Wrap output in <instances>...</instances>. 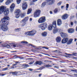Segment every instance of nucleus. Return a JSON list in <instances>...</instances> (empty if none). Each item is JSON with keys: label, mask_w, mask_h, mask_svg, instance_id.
I'll list each match as a JSON object with an SVG mask.
<instances>
[{"label": "nucleus", "mask_w": 77, "mask_h": 77, "mask_svg": "<svg viewBox=\"0 0 77 77\" xmlns=\"http://www.w3.org/2000/svg\"><path fill=\"white\" fill-rule=\"evenodd\" d=\"M0 76H4V75H5V74L1 73L0 74Z\"/></svg>", "instance_id": "37998d69"}, {"label": "nucleus", "mask_w": 77, "mask_h": 77, "mask_svg": "<svg viewBox=\"0 0 77 77\" xmlns=\"http://www.w3.org/2000/svg\"><path fill=\"white\" fill-rule=\"evenodd\" d=\"M15 8V4H12L10 8V9L11 12H12V11L14 10V9Z\"/></svg>", "instance_id": "ddd939ff"}, {"label": "nucleus", "mask_w": 77, "mask_h": 77, "mask_svg": "<svg viewBox=\"0 0 77 77\" xmlns=\"http://www.w3.org/2000/svg\"><path fill=\"white\" fill-rule=\"evenodd\" d=\"M22 9L23 10H26V9H27V7H24V5H23V6H22Z\"/></svg>", "instance_id": "c756f323"}, {"label": "nucleus", "mask_w": 77, "mask_h": 77, "mask_svg": "<svg viewBox=\"0 0 77 77\" xmlns=\"http://www.w3.org/2000/svg\"><path fill=\"white\" fill-rule=\"evenodd\" d=\"M68 41V38H65L63 39L61 41V42L62 44H65L66 43L67 41Z\"/></svg>", "instance_id": "f8f14e48"}, {"label": "nucleus", "mask_w": 77, "mask_h": 77, "mask_svg": "<svg viewBox=\"0 0 77 77\" xmlns=\"http://www.w3.org/2000/svg\"><path fill=\"white\" fill-rule=\"evenodd\" d=\"M33 62H30L29 63V65H32V64H33Z\"/></svg>", "instance_id": "de8ad7c7"}, {"label": "nucleus", "mask_w": 77, "mask_h": 77, "mask_svg": "<svg viewBox=\"0 0 77 77\" xmlns=\"http://www.w3.org/2000/svg\"><path fill=\"white\" fill-rule=\"evenodd\" d=\"M3 12L5 16H7L9 14V10L8 8L5 9V7L3 6L0 7V14H2Z\"/></svg>", "instance_id": "f03ea898"}, {"label": "nucleus", "mask_w": 77, "mask_h": 77, "mask_svg": "<svg viewBox=\"0 0 77 77\" xmlns=\"http://www.w3.org/2000/svg\"><path fill=\"white\" fill-rule=\"evenodd\" d=\"M71 71H72L73 72H74L75 71L74 70L72 69L71 70Z\"/></svg>", "instance_id": "4d7b16f0"}, {"label": "nucleus", "mask_w": 77, "mask_h": 77, "mask_svg": "<svg viewBox=\"0 0 77 77\" xmlns=\"http://www.w3.org/2000/svg\"><path fill=\"white\" fill-rule=\"evenodd\" d=\"M42 48H45V49H46L47 50H48V48L45 47H42Z\"/></svg>", "instance_id": "49530a36"}, {"label": "nucleus", "mask_w": 77, "mask_h": 77, "mask_svg": "<svg viewBox=\"0 0 77 77\" xmlns=\"http://www.w3.org/2000/svg\"><path fill=\"white\" fill-rule=\"evenodd\" d=\"M73 59H76V57H72Z\"/></svg>", "instance_id": "338daca9"}, {"label": "nucleus", "mask_w": 77, "mask_h": 77, "mask_svg": "<svg viewBox=\"0 0 77 77\" xmlns=\"http://www.w3.org/2000/svg\"><path fill=\"white\" fill-rule=\"evenodd\" d=\"M29 21H32V18H30L29 19Z\"/></svg>", "instance_id": "864d4df0"}, {"label": "nucleus", "mask_w": 77, "mask_h": 77, "mask_svg": "<svg viewBox=\"0 0 77 77\" xmlns=\"http://www.w3.org/2000/svg\"><path fill=\"white\" fill-rule=\"evenodd\" d=\"M70 25L72 26H73L74 23H73L72 22H71L70 23Z\"/></svg>", "instance_id": "a18cd8bd"}, {"label": "nucleus", "mask_w": 77, "mask_h": 77, "mask_svg": "<svg viewBox=\"0 0 77 77\" xmlns=\"http://www.w3.org/2000/svg\"><path fill=\"white\" fill-rule=\"evenodd\" d=\"M46 21V18L45 17H40L38 20V23L40 24H42L45 23Z\"/></svg>", "instance_id": "20e7f679"}, {"label": "nucleus", "mask_w": 77, "mask_h": 77, "mask_svg": "<svg viewBox=\"0 0 77 77\" xmlns=\"http://www.w3.org/2000/svg\"><path fill=\"white\" fill-rule=\"evenodd\" d=\"M21 43H22V44H28V42H27L24 41L21 42Z\"/></svg>", "instance_id": "f704fd0d"}, {"label": "nucleus", "mask_w": 77, "mask_h": 77, "mask_svg": "<svg viewBox=\"0 0 77 77\" xmlns=\"http://www.w3.org/2000/svg\"><path fill=\"white\" fill-rule=\"evenodd\" d=\"M32 12V9L29 8V9L27 11V14L28 15L29 14H30V13H31V12Z\"/></svg>", "instance_id": "a878e982"}, {"label": "nucleus", "mask_w": 77, "mask_h": 77, "mask_svg": "<svg viewBox=\"0 0 77 77\" xmlns=\"http://www.w3.org/2000/svg\"><path fill=\"white\" fill-rule=\"evenodd\" d=\"M68 33H72L74 32V29H70L68 30Z\"/></svg>", "instance_id": "2eb2a0df"}, {"label": "nucleus", "mask_w": 77, "mask_h": 77, "mask_svg": "<svg viewBox=\"0 0 77 77\" xmlns=\"http://www.w3.org/2000/svg\"><path fill=\"white\" fill-rule=\"evenodd\" d=\"M48 29L49 30H52L53 29V26H52V25H49Z\"/></svg>", "instance_id": "aec40b11"}, {"label": "nucleus", "mask_w": 77, "mask_h": 77, "mask_svg": "<svg viewBox=\"0 0 77 77\" xmlns=\"http://www.w3.org/2000/svg\"><path fill=\"white\" fill-rule=\"evenodd\" d=\"M45 67H46V68H49V67H51L52 66L51 65L48 64L47 65H45L44 66Z\"/></svg>", "instance_id": "c85d7f7f"}, {"label": "nucleus", "mask_w": 77, "mask_h": 77, "mask_svg": "<svg viewBox=\"0 0 77 77\" xmlns=\"http://www.w3.org/2000/svg\"><path fill=\"white\" fill-rule=\"evenodd\" d=\"M75 17V16H74V15L72 16H71V18H74V17Z\"/></svg>", "instance_id": "8fccbe9b"}, {"label": "nucleus", "mask_w": 77, "mask_h": 77, "mask_svg": "<svg viewBox=\"0 0 77 77\" xmlns=\"http://www.w3.org/2000/svg\"><path fill=\"white\" fill-rule=\"evenodd\" d=\"M61 36L62 38H65V37H67L68 36V35L67 34L63 33V32H61Z\"/></svg>", "instance_id": "4468645a"}, {"label": "nucleus", "mask_w": 77, "mask_h": 77, "mask_svg": "<svg viewBox=\"0 0 77 77\" xmlns=\"http://www.w3.org/2000/svg\"><path fill=\"white\" fill-rule=\"evenodd\" d=\"M44 67H42L40 68V69H42L44 68Z\"/></svg>", "instance_id": "3c124183"}, {"label": "nucleus", "mask_w": 77, "mask_h": 77, "mask_svg": "<svg viewBox=\"0 0 77 77\" xmlns=\"http://www.w3.org/2000/svg\"><path fill=\"white\" fill-rule=\"evenodd\" d=\"M29 45H30L32 47H34V46H33V45H32V44H29Z\"/></svg>", "instance_id": "6e6d98bb"}, {"label": "nucleus", "mask_w": 77, "mask_h": 77, "mask_svg": "<svg viewBox=\"0 0 77 77\" xmlns=\"http://www.w3.org/2000/svg\"><path fill=\"white\" fill-rule=\"evenodd\" d=\"M23 19L26 22H27V21H28V20H29V17H26Z\"/></svg>", "instance_id": "2f4dec72"}, {"label": "nucleus", "mask_w": 77, "mask_h": 77, "mask_svg": "<svg viewBox=\"0 0 77 77\" xmlns=\"http://www.w3.org/2000/svg\"><path fill=\"white\" fill-rule=\"evenodd\" d=\"M72 39H70L67 43V44H71L72 43Z\"/></svg>", "instance_id": "4be33fe9"}, {"label": "nucleus", "mask_w": 77, "mask_h": 77, "mask_svg": "<svg viewBox=\"0 0 77 77\" xmlns=\"http://www.w3.org/2000/svg\"><path fill=\"white\" fill-rule=\"evenodd\" d=\"M26 22L24 20V19L20 21L21 23L22 24V26H24L26 24Z\"/></svg>", "instance_id": "f3484780"}, {"label": "nucleus", "mask_w": 77, "mask_h": 77, "mask_svg": "<svg viewBox=\"0 0 77 77\" xmlns=\"http://www.w3.org/2000/svg\"><path fill=\"white\" fill-rule=\"evenodd\" d=\"M69 7V4H67L66 5V8H68Z\"/></svg>", "instance_id": "c03bdc74"}, {"label": "nucleus", "mask_w": 77, "mask_h": 77, "mask_svg": "<svg viewBox=\"0 0 77 77\" xmlns=\"http://www.w3.org/2000/svg\"><path fill=\"white\" fill-rule=\"evenodd\" d=\"M24 66L25 68H27V67H29V66L28 64H24Z\"/></svg>", "instance_id": "e433bc0d"}, {"label": "nucleus", "mask_w": 77, "mask_h": 77, "mask_svg": "<svg viewBox=\"0 0 77 77\" xmlns=\"http://www.w3.org/2000/svg\"><path fill=\"white\" fill-rule=\"evenodd\" d=\"M4 1V0H0V3H3V2Z\"/></svg>", "instance_id": "09e8293b"}, {"label": "nucleus", "mask_w": 77, "mask_h": 77, "mask_svg": "<svg viewBox=\"0 0 77 77\" xmlns=\"http://www.w3.org/2000/svg\"><path fill=\"white\" fill-rule=\"evenodd\" d=\"M23 5H24V7H27V2H23L22 4V6Z\"/></svg>", "instance_id": "bb28decb"}, {"label": "nucleus", "mask_w": 77, "mask_h": 77, "mask_svg": "<svg viewBox=\"0 0 77 77\" xmlns=\"http://www.w3.org/2000/svg\"><path fill=\"white\" fill-rule=\"evenodd\" d=\"M64 7V6H62L61 7L62 9V8H63Z\"/></svg>", "instance_id": "0e129e2a"}, {"label": "nucleus", "mask_w": 77, "mask_h": 77, "mask_svg": "<svg viewBox=\"0 0 77 77\" xmlns=\"http://www.w3.org/2000/svg\"><path fill=\"white\" fill-rule=\"evenodd\" d=\"M72 54V56L73 55L74 56H76V55H77V53H73Z\"/></svg>", "instance_id": "a19ab883"}, {"label": "nucleus", "mask_w": 77, "mask_h": 77, "mask_svg": "<svg viewBox=\"0 0 77 77\" xmlns=\"http://www.w3.org/2000/svg\"><path fill=\"white\" fill-rule=\"evenodd\" d=\"M11 1H10V0H8L6 2V5H8L9 4H10L11 3Z\"/></svg>", "instance_id": "7c9ffc66"}, {"label": "nucleus", "mask_w": 77, "mask_h": 77, "mask_svg": "<svg viewBox=\"0 0 77 77\" xmlns=\"http://www.w3.org/2000/svg\"><path fill=\"white\" fill-rule=\"evenodd\" d=\"M30 32V36H34L36 33V31L35 30H33Z\"/></svg>", "instance_id": "9b49d317"}, {"label": "nucleus", "mask_w": 77, "mask_h": 77, "mask_svg": "<svg viewBox=\"0 0 77 77\" xmlns=\"http://www.w3.org/2000/svg\"><path fill=\"white\" fill-rule=\"evenodd\" d=\"M56 41L57 42H60L61 41V38L60 37H57L56 38Z\"/></svg>", "instance_id": "dca6fc26"}, {"label": "nucleus", "mask_w": 77, "mask_h": 77, "mask_svg": "<svg viewBox=\"0 0 77 77\" xmlns=\"http://www.w3.org/2000/svg\"><path fill=\"white\" fill-rule=\"evenodd\" d=\"M29 71H33V69H29Z\"/></svg>", "instance_id": "603ef678"}, {"label": "nucleus", "mask_w": 77, "mask_h": 77, "mask_svg": "<svg viewBox=\"0 0 77 77\" xmlns=\"http://www.w3.org/2000/svg\"><path fill=\"white\" fill-rule=\"evenodd\" d=\"M48 26L47 23H45L39 25L38 27L39 28H40V29H42V30H45V29Z\"/></svg>", "instance_id": "7ed1b4c3"}, {"label": "nucleus", "mask_w": 77, "mask_h": 77, "mask_svg": "<svg viewBox=\"0 0 77 77\" xmlns=\"http://www.w3.org/2000/svg\"><path fill=\"white\" fill-rule=\"evenodd\" d=\"M57 24L58 26H60L62 24V20L60 19H58L57 20Z\"/></svg>", "instance_id": "6ab92c4d"}, {"label": "nucleus", "mask_w": 77, "mask_h": 77, "mask_svg": "<svg viewBox=\"0 0 77 77\" xmlns=\"http://www.w3.org/2000/svg\"><path fill=\"white\" fill-rule=\"evenodd\" d=\"M21 1V0H17V4H20Z\"/></svg>", "instance_id": "473e14b6"}, {"label": "nucleus", "mask_w": 77, "mask_h": 77, "mask_svg": "<svg viewBox=\"0 0 77 77\" xmlns=\"http://www.w3.org/2000/svg\"><path fill=\"white\" fill-rule=\"evenodd\" d=\"M25 35L26 36H28V35H30V31H28L27 32H26L25 33Z\"/></svg>", "instance_id": "5701e85b"}, {"label": "nucleus", "mask_w": 77, "mask_h": 77, "mask_svg": "<svg viewBox=\"0 0 77 77\" xmlns=\"http://www.w3.org/2000/svg\"><path fill=\"white\" fill-rule=\"evenodd\" d=\"M42 63L41 61H38L35 63V64H36V65L38 64L39 65H41Z\"/></svg>", "instance_id": "b1692460"}, {"label": "nucleus", "mask_w": 77, "mask_h": 77, "mask_svg": "<svg viewBox=\"0 0 77 77\" xmlns=\"http://www.w3.org/2000/svg\"><path fill=\"white\" fill-rule=\"evenodd\" d=\"M41 14V10H37L35 12L34 15V17L35 18L39 17Z\"/></svg>", "instance_id": "39448f33"}, {"label": "nucleus", "mask_w": 77, "mask_h": 77, "mask_svg": "<svg viewBox=\"0 0 77 77\" xmlns=\"http://www.w3.org/2000/svg\"><path fill=\"white\" fill-rule=\"evenodd\" d=\"M52 25L53 27L54 28V29L56 28V21H54L52 23Z\"/></svg>", "instance_id": "a211bd4d"}, {"label": "nucleus", "mask_w": 77, "mask_h": 77, "mask_svg": "<svg viewBox=\"0 0 77 77\" xmlns=\"http://www.w3.org/2000/svg\"><path fill=\"white\" fill-rule=\"evenodd\" d=\"M20 12L21 11L20 9H17L15 11V14H17L16 15V17L17 18H19L20 17Z\"/></svg>", "instance_id": "0eeeda50"}, {"label": "nucleus", "mask_w": 77, "mask_h": 77, "mask_svg": "<svg viewBox=\"0 0 77 77\" xmlns=\"http://www.w3.org/2000/svg\"><path fill=\"white\" fill-rule=\"evenodd\" d=\"M10 1L11 2H13V0H10Z\"/></svg>", "instance_id": "680f3d73"}, {"label": "nucleus", "mask_w": 77, "mask_h": 77, "mask_svg": "<svg viewBox=\"0 0 77 77\" xmlns=\"http://www.w3.org/2000/svg\"><path fill=\"white\" fill-rule=\"evenodd\" d=\"M41 75H42V74H39V75H38L39 77H41Z\"/></svg>", "instance_id": "5fc2aeb1"}, {"label": "nucleus", "mask_w": 77, "mask_h": 77, "mask_svg": "<svg viewBox=\"0 0 77 77\" xmlns=\"http://www.w3.org/2000/svg\"><path fill=\"white\" fill-rule=\"evenodd\" d=\"M8 69V67H6V68H4L2 69V71H6Z\"/></svg>", "instance_id": "72a5a7b5"}, {"label": "nucleus", "mask_w": 77, "mask_h": 77, "mask_svg": "<svg viewBox=\"0 0 77 77\" xmlns=\"http://www.w3.org/2000/svg\"><path fill=\"white\" fill-rule=\"evenodd\" d=\"M38 0H33V2H36Z\"/></svg>", "instance_id": "13d9d810"}, {"label": "nucleus", "mask_w": 77, "mask_h": 77, "mask_svg": "<svg viewBox=\"0 0 77 77\" xmlns=\"http://www.w3.org/2000/svg\"><path fill=\"white\" fill-rule=\"evenodd\" d=\"M45 5H46V2H43L42 5L41 7H42V8H44Z\"/></svg>", "instance_id": "cd10ccee"}, {"label": "nucleus", "mask_w": 77, "mask_h": 77, "mask_svg": "<svg viewBox=\"0 0 77 77\" xmlns=\"http://www.w3.org/2000/svg\"><path fill=\"white\" fill-rule=\"evenodd\" d=\"M68 14H63L61 18L62 20H66V19H67V18H68Z\"/></svg>", "instance_id": "9d476101"}, {"label": "nucleus", "mask_w": 77, "mask_h": 77, "mask_svg": "<svg viewBox=\"0 0 77 77\" xmlns=\"http://www.w3.org/2000/svg\"><path fill=\"white\" fill-rule=\"evenodd\" d=\"M77 41V39L76 38H75V42Z\"/></svg>", "instance_id": "e2e57ef3"}, {"label": "nucleus", "mask_w": 77, "mask_h": 77, "mask_svg": "<svg viewBox=\"0 0 77 77\" xmlns=\"http://www.w3.org/2000/svg\"><path fill=\"white\" fill-rule=\"evenodd\" d=\"M66 54L68 55V56H72V54H67V53H65Z\"/></svg>", "instance_id": "79ce46f5"}, {"label": "nucleus", "mask_w": 77, "mask_h": 77, "mask_svg": "<svg viewBox=\"0 0 77 77\" xmlns=\"http://www.w3.org/2000/svg\"><path fill=\"white\" fill-rule=\"evenodd\" d=\"M57 9H55V10L54 11V12L56 14V13H57Z\"/></svg>", "instance_id": "ea45409f"}, {"label": "nucleus", "mask_w": 77, "mask_h": 77, "mask_svg": "<svg viewBox=\"0 0 77 77\" xmlns=\"http://www.w3.org/2000/svg\"><path fill=\"white\" fill-rule=\"evenodd\" d=\"M20 29L19 28V29H15V31L16 32H18L19 31H20Z\"/></svg>", "instance_id": "4c0bfd02"}, {"label": "nucleus", "mask_w": 77, "mask_h": 77, "mask_svg": "<svg viewBox=\"0 0 77 77\" xmlns=\"http://www.w3.org/2000/svg\"><path fill=\"white\" fill-rule=\"evenodd\" d=\"M50 12L51 14H53V12L51 11H50Z\"/></svg>", "instance_id": "bf43d9fd"}, {"label": "nucleus", "mask_w": 77, "mask_h": 77, "mask_svg": "<svg viewBox=\"0 0 77 77\" xmlns=\"http://www.w3.org/2000/svg\"><path fill=\"white\" fill-rule=\"evenodd\" d=\"M57 32H62V30L60 29L54 28L53 31V33H56Z\"/></svg>", "instance_id": "1a4fd4ad"}, {"label": "nucleus", "mask_w": 77, "mask_h": 77, "mask_svg": "<svg viewBox=\"0 0 77 77\" xmlns=\"http://www.w3.org/2000/svg\"><path fill=\"white\" fill-rule=\"evenodd\" d=\"M10 73V74H12L13 75V72H11Z\"/></svg>", "instance_id": "052dcab7"}, {"label": "nucleus", "mask_w": 77, "mask_h": 77, "mask_svg": "<svg viewBox=\"0 0 77 77\" xmlns=\"http://www.w3.org/2000/svg\"><path fill=\"white\" fill-rule=\"evenodd\" d=\"M10 20V18L7 16L4 17V18L1 19V22L2 23V24L1 26V28L4 32L8 30V29H9L7 26L9 24V23L8 21H7V20Z\"/></svg>", "instance_id": "f257e3e1"}, {"label": "nucleus", "mask_w": 77, "mask_h": 77, "mask_svg": "<svg viewBox=\"0 0 77 77\" xmlns=\"http://www.w3.org/2000/svg\"><path fill=\"white\" fill-rule=\"evenodd\" d=\"M61 3H62V2H59L57 3V5L58 6H60V5H61Z\"/></svg>", "instance_id": "58836bf2"}, {"label": "nucleus", "mask_w": 77, "mask_h": 77, "mask_svg": "<svg viewBox=\"0 0 77 77\" xmlns=\"http://www.w3.org/2000/svg\"><path fill=\"white\" fill-rule=\"evenodd\" d=\"M47 35V33L46 32H44L42 33V36H46Z\"/></svg>", "instance_id": "412c9836"}, {"label": "nucleus", "mask_w": 77, "mask_h": 77, "mask_svg": "<svg viewBox=\"0 0 77 77\" xmlns=\"http://www.w3.org/2000/svg\"><path fill=\"white\" fill-rule=\"evenodd\" d=\"M18 74V72H13V75H16V74Z\"/></svg>", "instance_id": "c9c22d12"}, {"label": "nucleus", "mask_w": 77, "mask_h": 77, "mask_svg": "<svg viewBox=\"0 0 77 77\" xmlns=\"http://www.w3.org/2000/svg\"><path fill=\"white\" fill-rule=\"evenodd\" d=\"M26 13H22L20 15V17L21 18H23L24 17V16L26 15Z\"/></svg>", "instance_id": "393cba45"}, {"label": "nucleus", "mask_w": 77, "mask_h": 77, "mask_svg": "<svg viewBox=\"0 0 77 77\" xmlns=\"http://www.w3.org/2000/svg\"><path fill=\"white\" fill-rule=\"evenodd\" d=\"M10 45H9L7 43H5L3 45V47H5L7 46V47H8V48H10L11 47H12V46H13L14 47H16L15 44L11 43L10 44Z\"/></svg>", "instance_id": "423d86ee"}, {"label": "nucleus", "mask_w": 77, "mask_h": 77, "mask_svg": "<svg viewBox=\"0 0 77 77\" xmlns=\"http://www.w3.org/2000/svg\"><path fill=\"white\" fill-rule=\"evenodd\" d=\"M55 2V0H47V3L48 5H51Z\"/></svg>", "instance_id": "6e6552de"}, {"label": "nucleus", "mask_w": 77, "mask_h": 77, "mask_svg": "<svg viewBox=\"0 0 77 77\" xmlns=\"http://www.w3.org/2000/svg\"><path fill=\"white\" fill-rule=\"evenodd\" d=\"M76 18H77V13H76Z\"/></svg>", "instance_id": "774afa93"}, {"label": "nucleus", "mask_w": 77, "mask_h": 77, "mask_svg": "<svg viewBox=\"0 0 77 77\" xmlns=\"http://www.w3.org/2000/svg\"><path fill=\"white\" fill-rule=\"evenodd\" d=\"M73 75H76V76H77V74H74Z\"/></svg>", "instance_id": "69168bd1"}]
</instances>
